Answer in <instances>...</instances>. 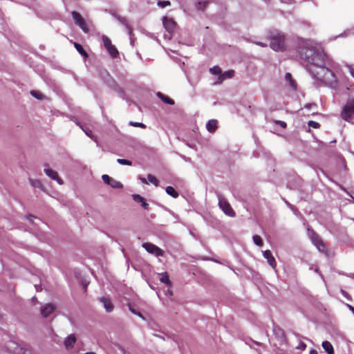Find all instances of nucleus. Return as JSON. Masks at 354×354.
Listing matches in <instances>:
<instances>
[{
    "label": "nucleus",
    "mask_w": 354,
    "mask_h": 354,
    "mask_svg": "<svg viewBox=\"0 0 354 354\" xmlns=\"http://www.w3.org/2000/svg\"><path fill=\"white\" fill-rule=\"evenodd\" d=\"M283 3H288L290 0H281Z\"/></svg>",
    "instance_id": "47"
},
{
    "label": "nucleus",
    "mask_w": 354,
    "mask_h": 354,
    "mask_svg": "<svg viewBox=\"0 0 354 354\" xmlns=\"http://www.w3.org/2000/svg\"><path fill=\"white\" fill-rule=\"evenodd\" d=\"M300 57L313 77L330 87L337 85L336 73L339 66L326 55L321 47L306 44L300 51Z\"/></svg>",
    "instance_id": "1"
},
{
    "label": "nucleus",
    "mask_w": 354,
    "mask_h": 354,
    "mask_svg": "<svg viewBox=\"0 0 354 354\" xmlns=\"http://www.w3.org/2000/svg\"><path fill=\"white\" fill-rule=\"evenodd\" d=\"M129 124L131 126L136 127H141V128H145L146 127L145 124L142 123V122H130Z\"/></svg>",
    "instance_id": "31"
},
{
    "label": "nucleus",
    "mask_w": 354,
    "mask_h": 354,
    "mask_svg": "<svg viewBox=\"0 0 354 354\" xmlns=\"http://www.w3.org/2000/svg\"><path fill=\"white\" fill-rule=\"evenodd\" d=\"M133 197V199L136 201V202H138V203H140L142 207L145 209H148L149 208V204L145 202V199L143 197H142L139 194H133L132 196Z\"/></svg>",
    "instance_id": "15"
},
{
    "label": "nucleus",
    "mask_w": 354,
    "mask_h": 354,
    "mask_svg": "<svg viewBox=\"0 0 354 354\" xmlns=\"http://www.w3.org/2000/svg\"><path fill=\"white\" fill-rule=\"evenodd\" d=\"M74 46L75 48H76V50L82 55H84V56H86V51L84 50L83 47L82 46V45L77 44V43H75L74 44Z\"/></svg>",
    "instance_id": "28"
},
{
    "label": "nucleus",
    "mask_w": 354,
    "mask_h": 354,
    "mask_svg": "<svg viewBox=\"0 0 354 354\" xmlns=\"http://www.w3.org/2000/svg\"><path fill=\"white\" fill-rule=\"evenodd\" d=\"M84 354H95V353L93 352H87V353H85Z\"/></svg>",
    "instance_id": "48"
},
{
    "label": "nucleus",
    "mask_w": 354,
    "mask_h": 354,
    "mask_svg": "<svg viewBox=\"0 0 354 354\" xmlns=\"http://www.w3.org/2000/svg\"><path fill=\"white\" fill-rule=\"evenodd\" d=\"M29 181L32 187H41V183L39 180H33V179H29Z\"/></svg>",
    "instance_id": "29"
},
{
    "label": "nucleus",
    "mask_w": 354,
    "mask_h": 354,
    "mask_svg": "<svg viewBox=\"0 0 354 354\" xmlns=\"http://www.w3.org/2000/svg\"><path fill=\"white\" fill-rule=\"evenodd\" d=\"M117 162L122 165H131V162L130 160H128L127 159H122V158H118L117 159Z\"/></svg>",
    "instance_id": "30"
},
{
    "label": "nucleus",
    "mask_w": 354,
    "mask_h": 354,
    "mask_svg": "<svg viewBox=\"0 0 354 354\" xmlns=\"http://www.w3.org/2000/svg\"><path fill=\"white\" fill-rule=\"evenodd\" d=\"M170 5V2L169 1H158V6L160 8H165L166 6H168Z\"/></svg>",
    "instance_id": "34"
},
{
    "label": "nucleus",
    "mask_w": 354,
    "mask_h": 354,
    "mask_svg": "<svg viewBox=\"0 0 354 354\" xmlns=\"http://www.w3.org/2000/svg\"><path fill=\"white\" fill-rule=\"evenodd\" d=\"M129 310H131L133 314L138 315L139 317H142V319H144V318H143V317H142V315L140 313H137L134 309H133V308H131V306H129Z\"/></svg>",
    "instance_id": "39"
},
{
    "label": "nucleus",
    "mask_w": 354,
    "mask_h": 354,
    "mask_svg": "<svg viewBox=\"0 0 354 354\" xmlns=\"http://www.w3.org/2000/svg\"><path fill=\"white\" fill-rule=\"evenodd\" d=\"M343 37V35H342V34L339 35L338 36L335 37V39H336V38H337V37Z\"/></svg>",
    "instance_id": "49"
},
{
    "label": "nucleus",
    "mask_w": 354,
    "mask_h": 354,
    "mask_svg": "<svg viewBox=\"0 0 354 354\" xmlns=\"http://www.w3.org/2000/svg\"><path fill=\"white\" fill-rule=\"evenodd\" d=\"M147 181H148V183H151L153 184L155 186L158 185V180L154 176H153L151 174L147 175Z\"/></svg>",
    "instance_id": "24"
},
{
    "label": "nucleus",
    "mask_w": 354,
    "mask_h": 354,
    "mask_svg": "<svg viewBox=\"0 0 354 354\" xmlns=\"http://www.w3.org/2000/svg\"><path fill=\"white\" fill-rule=\"evenodd\" d=\"M55 306L51 304H47L41 308V315L46 317L53 313L55 310Z\"/></svg>",
    "instance_id": "14"
},
{
    "label": "nucleus",
    "mask_w": 354,
    "mask_h": 354,
    "mask_svg": "<svg viewBox=\"0 0 354 354\" xmlns=\"http://www.w3.org/2000/svg\"><path fill=\"white\" fill-rule=\"evenodd\" d=\"M315 106H316L315 104H308L305 105V108H306L308 109H311L312 108L315 107Z\"/></svg>",
    "instance_id": "40"
},
{
    "label": "nucleus",
    "mask_w": 354,
    "mask_h": 354,
    "mask_svg": "<svg viewBox=\"0 0 354 354\" xmlns=\"http://www.w3.org/2000/svg\"><path fill=\"white\" fill-rule=\"evenodd\" d=\"M159 279L163 283H165L167 285H169L170 284V281H169V276H168V274L166 272L160 274V279Z\"/></svg>",
    "instance_id": "23"
},
{
    "label": "nucleus",
    "mask_w": 354,
    "mask_h": 354,
    "mask_svg": "<svg viewBox=\"0 0 354 354\" xmlns=\"http://www.w3.org/2000/svg\"><path fill=\"white\" fill-rule=\"evenodd\" d=\"M346 66L348 68V71L351 74V75L353 77L354 79V68L353 67V66L351 65H348V64H346Z\"/></svg>",
    "instance_id": "36"
},
{
    "label": "nucleus",
    "mask_w": 354,
    "mask_h": 354,
    "mask_svg": "<svg viewBox=\"0 0 354 354\" xmlns=\"http://www.w3.org/2000/svg\"><path fill=\"white\" fill-rule=\"evenodd\" d=\"M72 16L75 21V23L84 32L87 33L89 32V28L81 15L75 11L72 12Z\"/></svg>",
    "instance_id": "5"
},
{
    "label": "nucleus",
    "mask_w": 354,
    "mask_h": 354,
    "mask_svg": "<svg viewBox=\"0 0 354 354\" xmlns=\"http://www.w3.org/2000/svg\"><path fill=\"white\" fill-rule=\"evenodd\" d=\"M270 47L275 51L282 50L284 47V37L278 34L271 39Z\"/></svg>",
    "instance_id": "4"
},
{
    "label": "nucleus",
    "mask_w": 354,
    "mask_h": 354,
    "mask_svg": "<svg viewBox=\"0 0 354 354\" xmlns=\"http://www.w3.org/2000/svg\"><path fill=\"white\" fill-rule=\"evenodd\" d=\"M99 300L103 304V306L107 313H111L113 311L114 307L110 298L106 297H102L99 299Z\"/></svg>",
    "instance_id": "9"
},
{
    "label": "nucleus",
    "mask_w": 354,
    "mask_h": 354,
    "mask_svg": "<svg viewBox=\"0 0 354 354\" xmlns=\"http://www.w3.org/2000/svg\"><path fill=\"white\" fill-rule=\"evenodd\" d=\"M162 24H163L165 29L168 32L173 31L175 28V26H176L175 21L172 19L167 18V17H164L162 19Z\"/></svg>",
    "instance_id": "11"
},
{
    "label": "nucleus",
    "mask_w": 354,
    "mask_h": 354,
    "mask_svg": "<svg viewBox=\"0 0 354 354\" xmlns=\"http://www.w3.org/2000/svg\"><path fill=\"white\" fill-rule=\"evenodd\" d=\"M218 206L225 214L230 217H234L236 216L235 212L233 210L230 204L223 196L221 194H218Z\"/></svg>",
    "instance_id": "2"
},
{
    "label": "nucleus",
    "mask_w": 354,
    "mask_h": 354,
    "mask_svg": "<svg viewBox=\"0 0 354 354\" xmlns=\"http://www.w3.org/2000/svg\"><path fill=\"white\" fill-rule=\"evenodd\" d=\"M322 346L327 354H333L334 349L331 343L328 341H324Z\"/></svg>",
    "instance_id": "17"
},
{
    "label": "nucleus",
    "mask_w": 354,
    "mask_h": 354,
    "mask_svg": "<svg viewBox=\"0 0 354 354\" xmlns=\"http://www.w3.org/2000/svg\"><path fill=\"white\" fill-rule=\"evenodd\" d=\"M142 247L149 253L153 254L156 257H162L164 254V251L162 249L151 243H145L142 244Z\"/></svg>",
    "instance_id": "7"
},
{
    "label": "nucleus",
    "mask_w": 354,
    "mask_h": 354,
    "mask_svg": "<svg viewBox=\"0 0 354 354\" xmlns=\"http://www.w3.org/2000/svg\"><path fill=\"white\" fill-rule=\"evenodd\" d=\"M209 71L212 74L218 75V77L221 75V69L217 66L211 68Z\"/></svg>",
    "instance_id": "25"
},
{
    "label": "nucleus",
    "mask_w": 354,
    "mask_h": 354,
    "mask_svg": "<svg viewBox=\"0 0 354 354\" xmlns=\"http://www.w3.org/2000/svg\"><path fill=\"white\" fill-rule=\"evenodd\" d=\"M255 44H256L257 45H258V46H261V47H266V46H267V45H266V44L262 43V42H256Z\"/></svg>",
    "instance_id": "44"
},
{
    "label": "nucleus",
    "mask_w": 354,
    "mask_h": 354,
    "mask_svg": "<svg viewBox=\"0 0 354 354\" xmlns=\"http://www.w3.org/2000/svg\"><path fill=\"white\" fill-rule=\"evenodd\" d=\"M157 96L166 104L170 105H173L174 104V101L173 100L170 99L168 96L165 95L160 92L157 93Z\"/></svg>",
    "instance_id": "19"
},
{
    "label": "nucleus",
    "mask_w": 354,
    "mask_h": 354,
    "mask_svg": "<svg viewBox=\"0 0 354 354\" xmlns=\"http://www.w3.org/2000/svg\"><path fill=\"white\" fill-rule=\"evenodd\" d=\"M263 256L267 259L268 264L272 268H275L277 263L274 257L272 256V252L270 250H266L263 252Z\"/></svg>",
    "instance_id": "10"
},
{
    "label": "nucleus",
    "mask_w": 354,
    "mask_h": 354,
    "mask_svg": "<svg viewBox=\"0 0 354 354\" xmlns=\"http://www.w3.org/2000/svg\"><path fill=\"white\" fill-rule=\"evenodd\" d=\"M341 292L344 297L349 299L348 294L346 291L342 290Z\"/></svg>",
    "instance_id": "42"
},
{
    "label": "nucleus",
    "mask_w": 354,
    "mask_h": 354,
    "mask_svg": "<svg viewBox=\"0 0 354 354\" xmlns=\"http://www.w3.org/2000/svg\"><path fill=\"white\" fill-rule=\"evenodd\" d=\"M274 122L276 124H279L282 128H286V123L285 122H283V121L275 120Z\"/></svg>",
    "instance_id": "38"
},
{
    "label": "nucleus",
    "mask_w": 354,
    "mask_h": 354,
    "mask_svg": "<svg viewBox=\"0 0 354 354\" xmlns=\"http://www.w3.org/2000/svg\"><path fill=\"white\" fill-rule=\"evenodd\" d=\"M310 354H317V351L314 350V349H312L309 352Z\"/></svg>",
    "instance_id": "46"
},
{
    "label": "nucleus",
    "mask_w": 354,
    "mask_h": 354,
    "mask_svg": "<svg viewBox=\"0 0 354 354\" xmlns=\"http://www.w3.org/2000/svg\"><path fill=\"white\" fill-rule=\"evenodd\" d=\"M234 75L233 71H225L224 73H221V75L218 77V82L221 83L226 78H231Z\"/></svg>",
    "instance_id": "20"
},
{
    "label": "nucleus",
    "mask_w": 354,
    "mask_h": 354,
    "mask_svg": "<svg viewBox=\"0 0 354 354\" xmlns=\"http://www.w3.org/2000/svg\"><path fill=\"white\" fill-rule=\"evenodd\" d=\"M306 345L304 342H301L299 344V345L297 346V349L304 351L306 349Z\"/></svg>",
    "instance_id": "37"
},
{
    "label": "nucleus",
    "mask_w": 354,
    "mask_h": 354,
    "mask_svg": "<svg viewBox=\"0 0 354 354\" xmlns=\"http://www.w3.org/2000/svg\"><path fill=\"white\" fill-rule=\"evenodd\" d=\"M287 204H288V206H290V207L291 209H293V207H292V205H290V204H288V203H287Z\"/></svg>",
    "instance_id": "50"
},
{
    "label": "nucleus",
    "mask_w": 354,
    "mask_h": 354,
    "mask_svg": "<svg viewBox=\"0 0 354 354\" xmlns=\"http://www.w3.org/2000/svg\"><path fill=\"white\" fill-rule=\"evenodd\" d=\"M252 239H253V241L255 245H257L259 247H261L263 245V241L260 236L254 235V236H253Z\"/></svg>",
    "instance_id": "26"
},
{
    "label": "nucleus",
    "mask_w": 354,
    "mask_h": 354,
    "mask_svg": "<svg viewBox=\"0 0 354 354\" xmlns=\"http://www.w3.org/2000/svg\"><path fill=\"white\" fill-rule=\"evenodd\" d=\"M140 180H141V182H142V183L148 184L147 179H146V178H142V177H140Z\"/></svg>",
    "instance_id": "43"
},
{
    "label": "nucleus",
    "mask_w": 354,
    "mask_h": 354,
    "mask_svg": "<svg viewBox=\"0 0 354 354\" xmlns=\"http://www.w3.org/2000/svg\"><path fill=\"white\" fill-rule=\"evenodd\" d=\"M111 187L113 188H122V184L116 180H114V179H111V181L110 183V185H109Z\"/></svg>",
    "instance_id": "27"
},
{
    "label": "nucleus",
    "mask_w": 354,
    "mask_h": 354,
    "mask_svg": "<svg viewBox=\"0 0 354 354\" xmlns=\"http://www.w3.org/2000/svg\"><path fill=\"white\" fill-rule=\"evenodd\" d=\"M83 130H84V131L86 133V134L88 137H90V138H93V136H92V133H91V131H89V132H88V131H87L86 130H84V129H83Z\"/></svg>",
    "instance_id": "45"
},
{
    "label": "nucleus",
    "mask_w": 354,
    "mask_h": 354,
    "mask_svg": "<svg viewBox=\"0 0 354 354\" xmlns=\"http://www.w3.org/2000/svg\"><path fill=\"white\" fill-rule=\"evenodd\" d=\"M30 94L34 96L35 97H36L37 99H39V100H41L42 99V94L38 91H32L30 92Z\"/></svg>",
    "instance_id": "32"
},
{
    "label": "nucleus",
    "mask_w": 354,
    "mask_h": 354,
    "mask_svg": "<svg viewBox=\"0 0 354 354\" xmlns=\"http://www.w3.org/2000/svg\"><path fill=\"white\" fill-rule=\"evenodd\" d=\"M27 219L30 221V222H33V219H36L37 218L34 217L32 215H28L26 216Z\"/></svg>",
    "instance_id": "41"
},
{
    "label": "nucleus",
    "mask_w": 354,
    "mask_h": 354,
    "mask_svg": "<svg viewBox=\"0 0 354 354\" xmlns=\"http://www.w3.org/2000/svg\"><path fill=\"white\" fill-rule=\"evenodd\" d=\"M308 126L310 127H313V128H315V129L318 128L319 126V123H317V122H316L315 121H312V120L309 121L308 122Z\"/></svg>",
    "instance_id": "35"
},
{
    "label": "nucleus",
    "mask_w": 354,
    "mask_h": 354,
    "mask_svg": "<svg viewBox=\"0 0 354 354\" xmlns=\"http://www.w3.org/2000/svg\"><path fill=\"white\" fill-rule=\"evenodd\" d=\"M75 342V337L73 335H70L66 338L64 341V346L67 349H70L73 347Z\"/></svg>",
    "instance_id": "13"
},
{
    "label": "nucleus",
    "mask_w": 354,
    "mask_h": 354,
    "mask_svg": "<svg viewBox=\"0 0 354 354\" xmlns=\"http://www.w3.org/2000/svg\"><path fill=\"white\" fill-rule=\"evenodd\" d=\"M45 174L50 177L53 180H55L58 182L59 184H63V181L61 178H59L57 173L50 168L44 169Z\"/></svg>",
    "instance_id": "12"
},
{
    "label": "nucleus",
    "mask_w": 354,
    "mask_h": 354,
    "mask_svg": "<svg viewBox=\"0 0 354 354\" xmlns=\"http://www.w3.org/2000/svg\"><path fill=\"white\" fill-rule=\"evenodd\" d=\"M118 21H120L122 25H124V26L126 27V28H127V31H128L129 35H131L132 30H131V28H130V26H129V24H128V21H127V19L125 17H120V16H118Z\"/></svg>",
    "instance_id": "21"
},
{
    "label": "nucleus",
    "mask_w": 354,
    "mask_h": 354,
    "mask_svg": "<svg viewBox=\"0 0 354 354\" xmlns=\"http://www.w3.org/2000/svg\"><path fill=\"white\" fill-rule=\"evenodd\" d=\"M167 194L170 195L173 198H176L178 196V193L171 186H168L165 189Z\"/></svg>",
    "instance_id": "22"
},
{
    "label": "nucleus",
    "mask_w": 354,
    "mask_h": 354,
    "mask_svg": "<svg viewBox=\"0 0 354 354\" xmlns=\"http://www.w3.org/2000/svg\"><path fill=\"white\" fill-rule=\"evenodd\" d=\"M354 114V99L348 100L344 106L341 117L346 121L349 122Z\"/></svg>",
    "instance_id": "3"
},
{
    "label": "nucleus",
    "mask_w": 354,
    "mask_h": 354,
    "mask_svg": "<svg viewBox=\"0 0 354 354\" xmlns=\"http://www.w3.org/2000/svg\"><path fill=\"white\" fill-rule=\"evenodd\" d=\"M285 79L286 82H288L289 86L294 91L297 88V84L295 81L292 79L290 73H287L285 75Z\"/></svg>",
    "instance_id": "18"
},
{
    "label": "nucleus",
    "mask_w": 354,
    "mask_h": 354,
    "mask_svg": "<svg viewBox=\"0 0 354 354\" xmlns=\"http://www.w3.org/2000/svg\"><path fill=\"white\" fill-rule=\"evenodd\" d=\"M217 120H210L206 124L207 130L210 132H214L217 129Z\"/></svg>",
    "instance_id": "16"
},
{
    "label": "nucleus",
    "mask_w": 354,
    "mask_h": 354,
    "mask_svg": "<svg viewBox=\"0 0 354 354\" xmlns=\"http://www.w3.org/2000/svg\"><path fill=\"white\" fill-rule=\"evenodd\" d=\"M310 237L313 243L317 247L319 251L322 252H326V246L324 243L319 239L318 235L314 232H312L310 234Z\"/></svg>",
    "instance_id": "8"
},
{
    "label": "nucleus",
    "mask_w": 354,
    "mask_h": 354,
    "mask_svg": "<svg viewBox=\"0 0 354 354\" xmlns=\"http://www.w3.org/2000/svg\"><path fill=\"white\" fill-rule=\"evenodd\" d=\"M102 178L104 183H106V184H108V185H110V183H111V179H112L111 177H109L106 174L102 175Z\"/></svg>",
    "instance_id": "33"
},
{
    "label": "nucleus",
    "mask_w": 354,
    "mask_h": 354,
    "mask_svg": "<svg viewBox=\"0 0 354 354\" xmlns=\"http://www.w3.org/2000/svg\"><path fill=\"white\" fill-rule=\"evenodd\" d=\"M102 41L104 48L107 50L109 53L112 57H116L118 55V51L117 48L111 44L110 39L106 36H102Z\"/></svg>",
    "instance_id": "6"
}]
</instances>
